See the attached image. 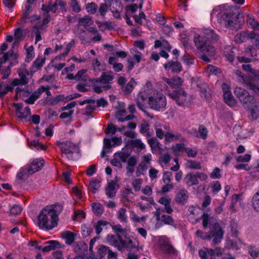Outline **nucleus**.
Listing matches in <instances>:
<instances>
[{
	"mask_svg": "<svg viewBox=\"0 0 259 259\" xmlns=\"http://www.w3.org/2000/svg\"><path fill=\"white\" fill-rule=\"evenodd\" d=\"M63 209V206L60 204L47 206L40 212L38 217V225L41 229L50 230L56 227L58 217Z\"/></svg>",
	"mask_w": 259,
	"mask_h": 259,
	"instance_id": "1",
	"label": "nucleus"
},
{
	"mask_svg": "<svg viewBox=\"0 0 259 259\" xmlns=\"http://www.w3.org/2000/svg\"><path fill=\"white\" fill-rule=\"evenodd\" d=\"M219 39V36L214 32V30L205 29L201 35L195 36L194 43L196 48L200 51L213 56L215 51L214 48L210 44V41L215 42Z\"/></svg>",
	"mask_w": 259,
	"mask_h": 259,
	"instance_id": "2",
	"label": "nucleus"
},
{
	"mask_svg": "<svg viewBox=\"0 0 259 259\" xmlns=\"http://www.w3.org/2000/svg\"><path fill=\"white\" fill-rule=\"evenodd\" d=\"M217 17L218 22L226 28L235 30L240 27L237 15L231 10H226L220 12Z\"/></svg>",
	"mask_w": 259,
	"mask_h": 259,
	"instance_id": "3",
	"label": "nucleus"
},
{
	"mask_svg": "<svg viewBox=\"0 0 259 259\" xmlns=\"http://www.w3.org/2000/svg\"><path fill=\"white\" fill-rule=\"evenodd\" d=\"M210 231L209 234L204 233L201 230H197L196 232L197 237L202 239L210 240L212 238V243L214 245L221 243L224 236V231L218 223H215L211 225Z\"/></svg>",
	"mask_w": 259,
	"mask_h": 259,
	"instance_id": "4",
	"label": "nucleus"
},
{
	"mask_svg": "<svg viewBox=\"0 0 259 259\" xmlns=\"http://www.w3.org/2000/svg\"><path fill=\"white\" fill-rule=\"evenodd\" d=\"M148 104L153 110L163 111L167 104L166 99L161 93L154 90L153 95L148 98Z\"/></svg>",
	"mask_w": 259,
	"mask_h": 259,
	"instance_id": "5",
	"label": "nucleus"
},
{
	"mask_svg": "<svg viewBox=\"0 0 259 259\" xmlns=\"http://www.w3.org/2000/svg\"><path fill=\"white\" fill-rule=\"evenodd\" d=\"M44 160L41 158L34 159L27 169H23L17 175V177L20 180L27 178V174H33L39 171L44 165Z\"/></svg>",
	"mask_w": 259,
	"mask_h": 259,
	"instance_id": "6",
	"label": "nucleus"
},
{
	"mask_svg": "<svg viewBox=\"0 0 259 259\" xmlns=\"http://www.w3.org/2000/svg\"><path fill=\"white\" fill-rule=\"evenodd\" d=\"M167 96L176 102L179 106H185L189 102L190 98L186 92L182 88L173 90L167 94Z\"/></svg>",
	"mask_w": 259,
	"mask_h": 259,
	"instance_id": "7",
	"label": "nucleus"
},
{
	"mask_svg": "<svg viewBox=\"0 0 259 259\" xmlns=\"http://www.w3.org/2000/svg\"><path fill=\"white\" fill-rule=\"evenodd\" d=\"M57 145L60 148L62 154L68 159L72 160L73 154L79 152L78 147L70 141L58 142Z\"/></svg>",
	"mask_w": 259,
	"mask_h": 259,
	"instance_id": "8",
	"label": "nucleus"
},
{
	"mask_svg": "<svg viewBox=\"0 0 259 259\" xmlns=\"http://www.w3.org/2000/svg\"><path fill=\"white\" fill-rule=\"evenodd\" d=\"M234 94L245 108H249L251 105L254 104L253 97L250 95L249 93L244 89L237 87L234 90Z\"/></svg>",
	"mask_w": 259,
	"mask_h": 259,
	"instance_id": "9",
	"label": "nucleus"
},
{
	"mask_svg": "<svg viewBox=\"0 0 259 259\" xmlns=\"http://www.w3.org/2000/svg\"><path fill=\"white\" fill-rule=\"evenodd\" d=\"M125 248L137 249V251H143V247L139 245V243L136 238L125 235L124 239H122L121 250Z\"/></svg>",
	"mask_w": 259,
	"mask_h": 259,
	"instance_id": "10",
	"label": "nucleus"
},
{
	"mask_svg": "<svg viewBox=\"0 0 259 259\" xmlns=\"http://www.w3.org/2000/svg\"><path fill=\"white\" fill-rule=\"evenodd\" d=\"M164 212L165 211H164L163 208H157L156 210L154 212V214L156 217V220L166 225H173L174 223V219L171 217L163 214Z\"/></svg>",
	"mask_w": 259,
	"mask_h": 259,
	"instance_id": "11",
	"label": "nucleus"
},
{
	"mask_svg": "<svg viewBox=\"0 0 259 259\" xmlns=\"http://www.w3.org/2000/svg\"><path fill=\"white\" fill-rule=\"evenodd\" d=\"M142 201L137 202V206L142 211L151 208V205L154 204V201L152 197L141 196Z\"/></svg>",
	"mask_w": 259,
	"mask_h": 259,
	"instance_id": "12",
	"label": "nucleus"
},
{
	"mask_svg": "<svg viewBox=\"0 0 259 259\" xmlns=\"http://www.w3.org/2000/svg\"><path fill=\"white\" fill-rule=\"evenodd\" d=\"M131 53L133 55L134 60L131 57L128 59L127 68L128 71L133 68L135 63L140 62L142 57V54L136 49H131Z\"/></svg>",
	"mask_w": 259,
	"mask_h": 259,
	"instance_id": "13",
	"label": "nucleus"
},
{
	"mask_svg": "<svg viewBox=\"0 0 259 259\" xmlns=\"http://www.w3.org/2000/svg\"><path fill=\"white\" fill-rule=\"evenodd\" d=\"M107 242L110 245L115 247L119 250H121V245L122 242V237L117 235L115 236L112 234H108L106 238Z\"/></svg>",
	"mask_w": 259,
	"mask_h": 259,
	"instance_id": "14",
	"label": "nucleus"
},
{
	"mask_svg": "<svg viewBox=\"0 0 259 259\" xmlns=\"http://www.w3.org/2000/svg\"><path fill=\"white\" fill-rule=\"evenodd\" d=\"M16 108V114L17 117L20 120L26 118L30 114V109L28 106L23 108L22 104L18 103L15 104Z\"/></svg>",
	"mask_w": 259,
	"mask_h": 259,
	"instance_id": "15",
	"label": "nucleus"
},
{
	"mask_svg": "<svg viewBox=\"0 0 259 259\" xmlns=\"http://www.w3.org/2000/svg\"><path fill=\"white\" fill-rule=\"evenodd\" d=\"M66 3L63 0H51L49 2L48 11L55 13L58 10L66 11Z\"/></svg>",
	"mask_w": 259,
	"mask_h": 259,
	"instance_id": "16",
	"label": "nucleus"
},
{
	"mask_svg": "<svg viewBox=\"0 0 259 259\" xmlns=\"http://www.w3.org/2000/svg\"><path fill=\"white\" fill-rule=\"evenodd\" d=\"M148 92L146 90L140 92L136 98V104L139 109L145 111L148 99Z\"/></svg>",
	"mask_w": 259,
	"mask_h": 259,
	"instance_id": "17",
	"label": "nucleus"
},
{
	"mask_svg": "<svg viewBox=\"0 0 259 259\" xmlns=\"http://www.w3.org/2000/svg\"><path fill=\"white\" fill-rule=\"evenodd\" d=\"M188 198V191L185 189H181L176 193L175 200L180 205H184L187 202Z\"/></svg>",
	"mask_w": 259,
	"mask_h": 259,
	"instance_id": "18",
	"label": "nucleus"
},
{
	"mask_svg": "<svg viewBox=\"0 0 259 259\" xmlns=\"http://www.w3.org/2000/svg\"><path fill=\"white\" fill-rule=\"evenodd\" d=\"M159 245L160 248L166 253L174 254L176 252V249L170 244L169 239L166 237H162L160 239Z\"/></svg>",
	"mask_w": 259,
	"mask_h": 259,
	"instance_id": "19",
	"label": "nucleus"
},
{
	"mask_svg": "<svg viewBox=\"0 0 259 259\" xmlns=\"http://www.w3.org/2000/svg\"><path fill=\"white\" fill-rule=\"evenodd\" d=\"M114 78V75L112 72L109 71L103 72L101 76L97 78L92 80L95 82H100L103 84H111Z\"/></svg>",
	"mask_w": 259,
	"mask_h": 259,
	"instance_id": "20",
	"label": "nucleus"
},
{
	"mask_svg": "<svg viewBox=\"0 0 259 259\" xmlns=\"http://www.w3.org/2000/svg\"><path fill=\"white\" fill-rule=\"evenodd\" d=\"M166 70H171L173 73H179L182 70V67L180 63L178 61H169L163 65Z\"/></svg>",
	"mask_w": 259,
	"mask_h": 259,
	"instance_id": "21",
	"label": "nucleus"
},
{
	"mask_svg": "<svg viewBox=\"0 0 259 259\" xmlns=\"http://www.w3.org/2000/svg\"><path fill=\"white\" fill-rule=\"evenodd\" d=\"M182 135L178 132H172L170 131V128L165 131V136L164 137L165 143H168L181 140Z\"/></svg>",
	"mask_w": 259,
	"mask_h": 259,
	"instance_id": "22",
	"label": "nucleus"
},
{
	"mask_svg": "<svg viewBox=\"0 0 259 259\" xmlns=\"http://www.w3.org/2000/svg\"><path fill=\"white\" fill-rule=\"evenodd\" d=\"M163 80L171 88H177V89L181 88L184 81L182 78L179 76H175L170 78L163 77Z\"/></svg>",
	"mask_w": 259,
	"mask_h": 259,
	"instance_id": "23",
	"label": "nucleus"
},
{
	"mask_svg": "<svg viewBox=\"0 0 259 259\" xmlns=\"http://www.w3.org/2000/svg\"><path fill=\"white\" fill-rule=\"evenodd\" d=\"M45 86H40L37 90L34 92L28 98L25 100V102L29 104H33L34 102L40 97V95L45 92Z\"/></svg>",
	"mask_w": 259,
	"mask_h": 259,
	"instance_id": "24",
	"label": "nucleus"
},
{
	"mask_svg": "<svg viewBox=\"0 0 259 259\" xmlns=\"http://www.w3.org/2000/svg\"><path fill=\"white\" fill-rule=\"evenodd\" d=\"M45 86H40L37 90L34 92L28 98L25 100V102L29 104H33L34 102L40 97V95L45 92Z\"/></svg>",
	"mask_w": 259,
	"mask_h": 259,
	"instance_id": "25",
	"label": "nucleus"
},
{
	"mask_svg": "<svg viewBox=\"0 0 259 259\" xmlns=\"http://www.w3.org/2000/svg\"><path fill=\"white\" fill-rule=\"evenodd\" d=\"M158 202L164 206L163 209L168 214H171L173 211V209L170 205L171 198L168 196L161 197L158 200Z\"/></svg>",
	"mask_w": 259,
	"mask_h": 259,
	"instance_id": "26",
	"label": "nucleus"
},
{
	"mask_svg": "<svg viewBox=\"0 0 259 259\" xmlns=\"http://www.w3.org/2000/svg\"><path fill=\"white\" fill-rule=\"evenodd\" d=\"M184 180L186 185L188 187L197 185L199 184V181L196 174L189 173L187 174Z\"/></svg>",
	"mask_w": 259,
	"mask_h": 259,
	"instance_id": "27",
	"label": "nucleus"
},
{
	"mask_svg": "<svg viewBox=\"0 0 259 259\" xmlns=\"http://www.w3.org/2000/svg\"><path fill=\"white\" fill-rule=\"evenodd\" d=\"M170 127L168 125H160L156 124L155 126V130L156 136L160 139H162L165 137V131L169 130Z\"/></svg>",
	"mask_w": 259,
	"mask_h": 259,
	"instance_id": "28",
	"label": "nucleus"
},
{
	"mask_svg": "<svg viewBox=\"0 0 259 259\" xmlns=\"http://www.w3.org/2000/svg\"><path fill=\"white\" fill-rule=\"evenodd\" d=\"M116 183L113 181H111L108 184V186L106 187V194L109 198H113L115 197L116 193Z\"/></svg>",
	"mask_w": 259,
	"mask_h": 259,
	"instance_id": "29",
	"label": "nucleus"
},
{
	"mask_svg": "<svg viewBox=\"0 0 259 259\" xmlns=\"http://www.w3.org/2000/svg\"><path fill=\"white\" fill-rule=\"evenodd\" d=\"M131 155L130 152L125 148H122L118 152H116L114 155V157H116L122 162H125Z\"/></svg>",
	"mask_w": 259,
	"mask_h": 259,
	"instance_id": "30",
	"label": "nucleus"
},
{
	"mask_svg": "<svg viewBox=\"0 0 259 259\" xmlns=\"http://www.w3.org/2000/svg\"><path fill=\"white\" fill-rule=\"evenodd\" d=\"M46 58L39 57L35 60L31 66L30 70L31 72H36L40 70L45 63Z\"/></svg>",
	"mask_w": 259,
	"mask_h": 259,
	"instance_id": "31",
	"label": "nucleus"
},
{
	"mask_svg": "<svg viewBox=\"0 0 259 259\" xmlns=\"http://www.w3.org/2000/svg\"><path fill=\"white\" fill-rule=\"evenodd\" d=\"M18 74L20 77V79L16 78L13 80L12 81L13 85L15 87L19 84H26L28 82V79L26 77V73L23 71H20Z\"/></svg>",
	"mask_w": 259,
	"mask_h": 259,
	"instance_id": "32",
	"label": "nucleus"
},
{
	"mask_svg": "<svg viewBox=\"0 0 259 259\" xmlns=\"http://www.w3.org/2000/svg\"><path fill=\"white\" fill-rule=\"evenodd\" d=\"M94 21L92 18L89 16H85L82 18H80L78 20L77 27L83 26L87 29V27L93 24Z\"/></svg>",
	"mask_w": 259,
	"mask_h": 259,
	"instance_id": "33",
	"label": "nucleus"
},
{
	"mask_svg": "<svg viewBox=\"0 0 259 259\" xmlns=\"http://www.w3.org/2000/svg\"><path fill=\"white\" fill-rule=\"evenodd\" d=\"M45 244L46 245L41 248V250L44 252H49L52 250L60 247L59 242L55 240H51L46 242Z\"/></svg>",
	"mask_w": 259,
	"mask_h": 259,
	"instance_id": "34",
	"label": "nucleus"
},
{
	"mask_svg": "<svg viewBox=\"0 0 259 259\" xmlns=\"http://www.w3.org/2000/svg\"><path fill=\"white\" fill-rule=\"evenodd\" d=\"M128 145L133 148L142 150L145 148V145L139 139H136L128 141Z\"/></svg>",
	"mask_w": 259,
	"mask_h": 259,
	"instance_id": "35",
	"label": "nucleus"
},
{
	"mask_svg": "<svg viewBox=\"0 0 259 259\" xmlns=\"http://www.w3.org/2000/svg\"><path fill=\"white\" fill-rule=\"evenodd\" d=\"M147 142L153 153L156 152L160 150V144L156 138L152 137L150 138L148 140Z\"/></svg>",
	"mask_w": 259,
	"mask_h": 259,
	"instance_id": "36",
	"label": "nucleus"
},
{
	"mask_svg": "<svg viewBox=\"0 0 259 259\" xmlns=\"http://www.w3.org/2000/svg\"><path fill=\"white\" fill-rule=\"evenodd\" d=\"M149 126V124L147 122H143L140 126V132L146 137H151L153 132L150 131Z\"/></svg>",
	"mask_w": 259,
	"mask_h": 259,
	"instance_id": "37",
	"label": "nucleus"
},
{
	"mask_svg": "<svg viewBox=\"0 0 259 259\" xmlns=\"http://www.w3.org/2000/svg\"><path fill=\"white\" fill-rule=\"evenodd\" d=\"M196 138H200L203 140H205L208 136V131L203 125H200L198 127V131H195Z\"/></svg>",
	"mask_w": 259,
	"mask_h": 259,
	"instance_id": "38",
	"label": "nucleus"
},
{
	"mask_svg": "<svg viewBox=\"0 0 259 259\" xmlns=\"http://www.w3.org/2000/svg\"><path fill=\"white\" fill-rule=\"evenodd\" d=\"M246 21L247 25L251 28L259 30V23L256 21L252 15L248 14L247 15Z\"/></svg>",
	"mask_w": 259,
	"mask_h": 259,
	"instance_id": "39",
	"label": "nucleus"
},
{
	"mask_svg": "<svg viewBox=\"0 0 259 259\" xmlns=\"http://www.w3.org/2000/svg\"><path fill=\"white\" fill-rule=\"evenodd\" d=\"M249 37L248 32L243 31L235 36V40L237 43L240 44L245 41L246 39Z\"/></svg>",
	"mask_w": 259,
	"mask_h": 259,
	"instance_id": "40",
	"label": "nucleus"
},
{
	"mask_svg": "<svg viewBox=\"0 0 259 259\" xmlns=\"http://www.w3.org/2000/svg\"><path fill=\"white\" fill-rule=\"evenodd\" d=\"M224 98L225 102L228 105L234 107L236 105V101L231 94V92L226 93L224 94Z\"/></svg>",
	"mask_w": 259,
	"mask_h": 259,
	"instance_id": "41",
	"label": "nucleus"
},
{
	"mask_svg": "<svg viewBox=\"0 0 259 259\" xmlns=\"http://www.w3.org/2000/svg\"><path fill=\"white\" fill-rule=\"evenodd\" d=\"M186 165L188 168L190 169H200L202 167L200 162L193 160H187Z\"/></svg>",
	"mask_w": 259,
	"mask_h": 259,
	"instance_id": "42",
	"label": "nucleus"
},
{
	"mask_svg": "<svg viewBox=\"0 0 259 259\" xmlns=\"http://www.w3.org/2000/svg\"><path fill=\"white\" fill-rule=\"evenodd\" d=\"M11 82L10 84L7 85L5 87H3L2 85L0 83V97L3 98L9 92H12L14 87Z\"/></svg>",
	"mask_w": 259,
	"mask_h": 259,
	"instance_id": "43",
	"label": "nucleus"
},
{
	"mask_svg": "<svg viewBox=\"0 0 259 259\" xmlns=\"http://www.w3.org/2000/svg\"><path fill=\"white\" fill-rule=\"evenodd\" d=\"M87 245L83 241L78 242L74 245V250L75 252L81 253L87 250Z\"/></svg>",
	"mask_w": 259,
	"mask_h": 259,
	"instance_id": "44",
	"label": "nucleus"
},
{
	"mask_svg": "<svg viewBox=\"0 0 259 259\" xmlns=\"http://www.w3.org/2000/svg\"><path fill=\"white\" fill-rule=\"evenodd\" d=\"M112 146V145H111V140L110 139L105 138L104 139V146L101 155L102 157L105 156L106 153L110 152Z\"/></svg>",
	"mask_w": 259,
	"mask_h": 259,
	"instance_id": "45",
	"label": "nucleus"
},
{
	"mask_svg": "<svg viewBox=\"0 0 259 259\" xmlns=\"http://www.w3.org/2000/svg\"><path fill=\"white\" fill-rule=\"evenodd\" d=\"M126 210L125 208H120L117 213V218L121 222L126 223L127 221V217L126 214Z\"/></svg>",
	"mask_w": 259,
	"mask_h": 259,
	"instance_id": "46",
	"label": "nucleus"
},
{
	"mask_svg": "<svg viewBox=\"0 0 259 259\" xmlns=\"http://www.w3.org/2000/svg\"><path fill=\"white\" fill-rule=\"evenodd\" d=\"M92 209L96 215H101L104 209L103 205L100 203H94L92 204Z\"/></svg>",
	"mask_w": 259,
	"mask_h": 259,
	"instance_id": "47",
	"label": "nucleus"
},
{
	"mask_svg": "<svg viewBox=\"0 0 259 259\" xmlns=\"http://www.w3.org/2000/svg\"><path fill=\"white\" fill-rule=\"evenodd\" d=\"M109 223L106 221L100 220L98 221L95 226V231L97 234L99 235L103 230V227L106 226Z\"/></svg>",
	"mask_w": 259,
	"mask_h": 259,
	"instance_id": "48",
	"label": "nucleus"
},
{
	"mask_svg": "<svg viewBox=\"0 0 259 259\" xmlns=\"http://www.w3.org/2000/svg\"><path fill=\"white\" fill-rule=\"evenodd\" d=\"M148 168V165L140 162L137 167L136 171V176L140 177L141 175H144L146 172Z\"/></svg>",
	"mask_w": 259,
	"mask_h": 259,
	"instance_id": "49",
	"label": "nucleus"
},
{
	"mask_svg": "<svg viewBox=\"0 0 259 259\" xmlns=\"http://www.w3.org/2000/svg\"><path fill=\"white\" fill-rule=\"evenodd\" d=\"M136 82L134 79H131L130 81L124 86L122 87L123 91L126 94H130L134 89Z\"/></svg>",
	"mask_w": 259,
	"mask_h": 259,
	"instance_id": "50",
	"label": "nucleus"
},
{
	"mask_svg": "<svg viewBox=\"0 0 259 259\" xmlns=\"http://www.w3.org/2000/svg\"><path fill=\"white\" fill-rule=\"evenodd\" d=\"M79 27H77L74 30V33L81 40H85L87 37V32L84 29L79 28Z\"/></svg>",
	"mask_w": 259,
	"mask_h": 259,
	"instance_id": "51",
	"label": "nucleus"
},
{
	"mask_svg": "<svg viewBox=\"0 0 259 259\" xmlns=\"http://www.w3.org/2000/svg\"><path fill=\"white\" fill-rule=\"evenodd\" d=\"M100 187V181L96 179H92L89 184V188L94 193L96 192Z\"/></svg>",
	"mask_w": 259,
	"mask_h": 259,
	"instance_id": "52",
	"label": "nucleus"
},
{
	"mask_svg": "<svg viewBox=\"0 0 259 259\" xmlns=\"http://www.w3.org/2000/svg\"><path fill=\"white\" fill-rule=\"evenodd\" d=\"M14 37L15 42L14 45H15L16 43H19V41L24 39L25 34L22 30H21L20 28H18L15 30Z\"/></svg>",
	"mask_w": 259,
	"mask_h": 259,
	"instance_id": "53",
	"label": "nucleus"
},
{
	"mask_svg": "<svg viewBox=\"0 0 259 259\" xmlns=\"http://www.w3.org/2000/svg\"><path fill=\"white\" fill-rule=\"evenodd\" d=\"M64 237L66 239V243L70 245L74 241L75 235L73 233L67 231L64 233Z\"/></svg>",
	"mask_w": 259,
	"mask_h": 259,
	"instance_id": "54",
	"label": "nucleus"
},
{
	"mask_svg": "<svg viewBox=\"0 0 259 259\" xmlns=\"http://www.w3.org/2000/svg\"><path fill=\"white\" fill-rule=\"evenodd\" d=\"M75 45V41L72 39L67 45H66L65 52L63 53L62 54L56 57V59H60L62 57L66 56L69 52L70 51L71 48L73 47Z\"/></svg>",
	"mask_w": 259,
	"mask_h": 259,
	"instance_id": "55",
	"label": "nucleus"
},
{
	"mask_svg": "<svg viewBox=\"0 0 259 259\" xmlns=\"http://www.w3.org/2000/svg\"><path fill=\"white\" fill-rule=\"evenodd\" d=\"M86 10L91 14H94L97 11L98 6L95 3H90L86 5Z\"/></svg>",
	"mask_w": 259,
	"mask_h": 259,
	"instance_id": "56",
	"label": "nucleus"
},
{
	"mask_svg": "<svg viewBox=\"0 0 259 259\" xmlns=\"http://www.w3.org/2000/svg\"><path fill=\"white\" fill-rule=\"evenodd\" d=\"M108 249V247L104 245H100L99 246L97 250V255L101 259L107 253Z\"/></svg>",
	"mask_w": 259,
	"mask_h": 259,
	"instance_id": "57",
	"label": "nucleus"
},
{
	"mask_svg": "<svg viewBox=\"0 0 259 259\" xmlns=\"http://www.w3.org/2000/svg\"><path fill=\"white\" fill-rule=\"evenodd\" d=\"M93 228L88 227L87 225L81 226V234L83 238L89 236L93 232Z\"/></svg>",
	"mask_w": 259,
	"mask_h": 259,
	"instance_id": "58",
	"label": "nucleus"
},
{
	"mask_svg": "<svg viewBox=\"0 0 259 259\" xmlns=\"http://www.w3.org/2000/svg\"><path fill=\"white\" fill-rule=\"evenodd\" d=\"M143 180L142 179H135L132 182V185L135 191H139L141 188Z\"/></svg>",
	"mask_w": 259,
	"mask_h": 259,
	"instance_id": "59",
	"label": "nucleus"
},
{
	"mask_svg": "<svg viewBox=\"0 0 259 259\" xmlns=\"http://www.w3.org/2000/svg\"><path fill=\"white\" fill-rule=\"evenodd\" d=\"M208 255H212L214 254L217 256H220L223 255L224 249L221 247H217L215 249H209L207 250Z\"/></svg>",
	"mask_w": 259,
	"mask_h": 259,
	"instance_id": "60",
	"label": "nucleus"
},
{
	"mask_svg": "<svg viewBox=\"0 0 259 259\" xmlns=\"http://www.w3.org/2000/svg\"><path fill=\"white\" fill-rule=\"evenodd\" d=\"M30 11H31L30 6L29 5H26L25 7V10L23 14V17L21 19V22L19 23L20 24L27 22L28 16H29Z\"/></svg>",
	"mask_w": 259,
	"mask_h": 259,
	"instance_id": "61",
	"label": "nucleus"
},
{
	"mask_svg": "<svg viewBox=\"0 0 259 259\" xmlns=\"http://www.w3.org/2000/svg\"><path fill=\"white\" fill-rule=\"evenodd\" d=\"M111 228L114 232L117 234V235H119V234H123L127 230L126 228H123L120 224L112 225Z\"/></svg>",
	"mask_w": 259,
	"mask_h": 259,
	"instance_id": "62",
	"label": "nucleus"
},
{
	"mask_svg": "<svg viewBox=\"0 0 259 259\" xmlns=\"http://www.w3.org/2000/svg\"><path fill=\"white\" fill-rule=\"evenodd\" d=\"M252 205L254 209L259 211V191L254 195L252 198Z\"/></svg>",
	"mask_w": 259,
	"mask_h": 259,
	"instance_id": "63",
	"label": "nucleus"
},
{
	"mask_svg": "<svg viewBox=\"0 0 259 259\" xmlns=\"http://www.w3.org/2000/svg\"><path fill=\"white\" fill-rule=\"evenodd\" d=\"M250 108V114L253 119H256L259 116V109L254 104L251 105Z\"/></svg>",
	"mask_w": 259,
	"mask_h": 259,
	"instance_id": "64",
	"label": "nucleus"
}]
</instances>
